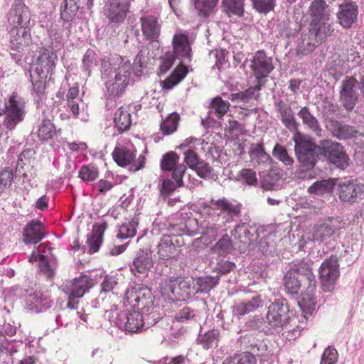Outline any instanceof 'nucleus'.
<instances>
[{
    "instance_id": "obj_1",
    "label": "nucleus",
    "mask_w": 364,
    "mask_h": 364,
    "mask_svg": "<svg viewBox=\"0 0 364 364\" xmlns=\"http://www.w3.org/2000/svg\"><path fill=\"white\" fill-rule=\"evenodd\" d=\"M314 262L310 259H302L289 264V268L284 276V286L287 294L294 298H298L301 288L300 277H304L308 285L302 299L298 301V305L304 314L312 315L315 311L317 299L316 296L317 280L313 272Z\"/></svg>"
},
{
    "instance_id": "obj_2",
    "label": "nucleus",
    "mask_w": 364,
    "mask_h": 364,
    "mask_svg": "<svg viewBox=\"0 0 364 364\" xmlns=\"http://www.w3.org/2000/svg\"><path fill=\"white\" fill-rule=\"evenodd\" d=\"M242 343L250 352H243L225 358L222 364H256V356L262 361H267L272 355V350L267 339H258L252 334L245 335Z\"/></svg>"
},
{
    "instance_id": "obj_3",
    "label": "nucleus",
    "mask_w": 364,
    "mask_h": 364,
    "mask_svg": "<svg viewBox=\"0 0 364 364\" xmlns=\"http://www.w3.org/2000/svg\"><path fill=\"white\" fill-rule=\"evenodd\" d=\"M294 151L301 167L304 171L311 170L318 159V147L308 135L297 132L294 136Z\"/></svg>"
},
{
    "instance_id": "obj_4",
    "label": "nucleus",
    "mask_w": 364,
    "mask_h": 364,
    "mask_svg": "<svg viewBox=\"0 0 364 364\" xmlns=\"http://www.w3.org/2000/svg\"><path fill=\"white\" fill-rule=\"evenodd\" d=\"M164 291L170 292L173 298L178 301L191 299L196 294L194 279L182 277H171L163 283Z\"/></svg>"
},
{
    "instance_id": "obj_5",
    "label": "nucleus",
    "mask_w": 364,
    "mask_h": 364,
    "mask_svg": "<svg viewBox=\"0 0 364 364\" xmlns=\"http://www.w3.org/2000/svg\"><path fill=\"white\" fill-rule=\"evenodd\" d=\"M336 193L345 204L353 205L364 199V183L352 178L340 179L337 183Z\"/></svg>"
},
{
    "instance_id": "obj_6",
    "label": "nucleus",
    "mask_w": 364,
    "mask_h": 364,
    "mask_svg": "<svg viewBox=\"0 0 364 364\" xmlns=\"http://www.w3.org/2000/svg\"><path fill=\"white\" fill-rule=\"evenodd\" d=\"M294 313L290 309L289 302L285 299H275L267 308V313L264 320L272 333L284 323L285 321Z\"/></svg>"
},
{
    "instance_id": "obj_7",
    "label": "nucleus",
    "mask_w": 364,
    "mask_h": 364,
    "mask_svg": "<svg viewBox=\"0 0 364 364\" xmlns=\"http://www.w3.org/2000/svg\"><path fill=\"white\" fill-rule=\"evenodd\" d=\"M339 274L337 257L331 256L320 266V284L323 291L331 292L335 289Z\"/></svg>"
},
{
    "instance_id": "obj_8",
    "label": "nucleus",
    "mask_w": 364,
    "mask_h": 364,
    "mask_svg": "<svg viewBox=\"0 0 364 364\" xmlns=\"http://www.w3.org/2000/svg\"><path fill=\"white\" fill-rule=\"evenodd\" d=\"M323 151L329 163L345 170L349 165V158L343 147L337 142L323 141L320 143V154Z\"/></svg>"
},
{
    "instance_id": "obj_9",
    "label": "nucleus",
    "mask_w": 364,
    "mask_h": 364,
    "mask_svg": "<svg viewBox=\"0 0 364 364\" xmlns=\"http://www.w3.org/2000/svg\"><path fill=\"white\" fill-rule=\"evenodd\" d=\"M115 325L129 333H136L144 326V315L139 311H122L117 313Z\"/></svg>"
},
{
    "instance_id": "obj_10",
    "label": "nucleus",
    "mask_w": 364,
    "mask_h": 364,
    "mask_svg": "<svg viewBox=\"0 0 364 364\" xmlns=\"http://www.w3.org/2000/svg\"><path fill=\"white\" fill-rule=\"evenodd\" d=\"M7 21L12 28H30V10L22 0L14 1L7 14Z\"/></svg>"
},
{
    "instance_id": "obj_11",
    "label": "nucleus",
    "mask_w": 364,
    "mask_h": 364,
    "mask_svg": "<svg viewBox=\"0 0 364 364\" xmlns=\"http://www.w3.org/2000/svg\"><path fill=\"white\" fill-rule=\"evenodd\" d=\"M119 69L114 77L105 82L107 94L111 97L121 95L129 83L132 65L124 64Z\"/></svg>"
},
{
    "instance_id": "obj_12",
    "label": "nucleus",
    "mask_w": 364,
    "mask_h": 364,
    "mask_svg": "<svg viewBox=\"0 0 364 364\" xmlns=\"http://www.w3.org/2000/svg\"><path fill=\"white\" fill-rule=\"evenodd\" d=\"M250 68L257 82L264 85L267 82V76L274 69L272 58L267 57L264 50H258L255 53L251 60Z\"/></svg>"
},
{
    "instance_id": "obj_13",
    "label": "nucleus",
    "mask_w": 364,
    "mask_h": 364,
    "mask_svg": "<svg viewBox=\"0 0 364 364\" xmlns=\"http://www.w3.org/2000/svg\"><path fill=\"white\" fill-rule=\"evenodd\" d=\"M232 234L237 237L240 243L239 248L241 252H245L248 250H253L256 247L255 241L258 237V233L255 227L243 223L237 225L232 231Z\"/></svg>"
},
{
    "instance_id": "obj_14",
    "label": "nucleus",
    "mask_w": 364,
    "mask_h": 364,
    "mask_svg": "<svg viewBox=\"0 0 364 364\" xmlns=\"http://www.w3.org/2000/svg\"><path fill=\"white\" fill-rule=\"evenodd\" d=\"M94 286V280L83 274L73 280L66 282L61 286V290L71 298H81Z\"/></svg>"
},
{
    "instance_id": "obj_15",
    "label": "nucleus",
    "mask_w": 364,
    "mask_h": 364,
    "mask_svg": "<svg viewBox=\"0 0 364 364\" xmlns=\"http://www.w3.org/2000/svg\"><path fill=\"white\" fill-rule=\"evenodd\" d=\"M179 156L174 151H169L163 155L160 166L163 171H172V178L178 186L183 185V176L186 171V166L178 164Z\"/></svg>"
},
{
    "instance_id": "obj_16",
    "label": "nucleus",
    "mask_w": 364,
    "mask_h": 364,
    "mask_svg": "<svg viewBox=\"0 0 364 364\" xmlns=\"http://www.w3.org/2000/svg\"><path fill=\"white\" fill-rule=\"evenodd\" d=\"M303 316L302 320L299 319L293 314L288 318V321H285L284 323H282L281 326L277 328L274 333L282 334L287 340H295L301 335V331L306 327V321L304 320L308 319Z\"/></svg>"
},
{
    "instance_id": "obj_17",
    "label": "nucleus",
    "mask_w": 364,
    "mask_h": 364,
    "mask_svg": "<svg viewBox=\"0 0 364 364\" xmlns=\"http://www.w3.org/2000/svg\"><path fill=\"white\" fill-rule=\"evenodd\" d=\"M56 59L57 55L54 51L43 48L38 57L35 68L32 67L29 72L38 73L42 77H48V75L50 74V77L55 67Z\"/></svg>"
},
{
    "instance_id": "obj_18",
    "label": "nucleus",
    "mask_w": 364,
    "mask_h": 364,
    "mask_svg": "<svg viewBox=\"0 0 364 364\" xmlns=\"http://www.w3.org/2000/svg\"><path fill=\"white\" fill-rule=\"evenodd\" d=\"M358 8L352 1H346L339 6L337 13L338 23L344 28L352 27L358 19Z\"/></svg>"
},
{
    "instance_id": "obj_19",
    "label": "nucleus",
    "mask_w": 364,
    "mask_h": 364,
    "mask_svg": "<svg viewBox=\"0 0 364 364\" xmlns=\"http://www.w3.org/2000/svg\"><path fill=\"white\" fill-rule=\"evenodd\" d=\"M357 80L350 77L343 81L341 90V100L347 111H351L357 103L358 96L355 92Z\"/></svg>"
},
{
    "instance_id": "obj_20",
    "label": "nucleus",
    "mask_w": 364,
    "mask_h": 364,
    "mask_svg": "<svg viewBox=\"0 0 364 364\" xmlns=\"http://www.w3.org/2000/svg\"><path fill=\"white\" fill-rule=\"evenodd\" d=\"M46 235L45 226L38 220H32L23 230V241L25 244H37Z\"/></svg>"
},
{
    "instance_id": "obj_21",
    "label": "nucleus",
    "mask_w": 364,
    "mask_h": 364,
    "mask_svg": "<svg viewBox=\"0 0 364 364\" xmlns=\"http://www.w3.org/2000/svg\"><path fill=\"white\" fill-rule=\"evenodd\" d=\"M143 36L147 41H156L161 33V24L153 15H146L140 18Z\"/></svg>"
},
{
    "instance_id": "obj_22",
    "label": "nucleus",
    "mask_w": 364,
    "mask_h": 364,
    "mask_svg": "<svg viewBox=\"0 0 364 364\" xmlns=\"http://www.w3.org/2000/svg\"><path fill=\"white\" fill-rule=\"evenodd\" d=\"M124 64L132 65L131 63L121 56L113 58L105 57L101 61V75L102 78L108 80L114 77L116 73L119 72V68Z\"/></svg>"
},
{
    "instance_id": "obj_23",
    "label": "nucleus",
    "mask_w": 364,
    "mask_h": 364,
    "mask_svg": "<svg viewBox=\"0 0 364 364\" xmlns=\"http://www.w3.org/2000/svg\"><path fill=\"white\" fill-rule=\"evenodd\" d=\"M10 48L11 50L21 52L27 46L31 41L30 28H11L10 32Z\"/></svg>"
},
{
    "instance_id": "obj_24",
    "label": "nucleus",
    "mask_w": 364,
    "mask_h": 364,
    "mask_svg": "<svg viewBox=\"0 0 364 364\" xmlns=\"http://www.w3.org/2000/svg\"><path fill=\"white\" fill-rule=\"evenodd\" d=\"M153 264L151 253L147 250H139L133 259L131 270L135 275L136 273L146 274L152 268Z\"/></svg>"
},
{
    "instance_id": "obj_25",
    "label": "nucleus",
    "mask_w": 364,
    "mask_h": 364,
    "mask_svg": "<svg viewBox=\"0 0 364 364\" xmlns=\"http://www.w3.org/2000/svg\"><path fill=\"white\" fill-rule=\"evenodd\" d=\"M326 128L339 139H348L356 136L358 131L351 126L343 124L337 121L326 120Z\"/></svg>"
},
{
    "instance_id": "obj_26",
    "label": "nucleus",
    "mask_w": 364,
    "mask_h": 364,
    "mask_svg": "<svg viewBox=\"0 0 364 364\" xmlns=\"http://www.w3.org/2000/svg\"><path fill=\"white\" fill-rule=\"evenodd\" d=\"M210 206L214 209L220 210L227 213V222L232 220L234 217L239 216L241 212V204L232 203L225 198L218 200L212 199L210 201Z\"/></svg>"
},
{
    "instance_id": "obj_27",
    "label": "nucleus",
    "mask_w": 364,
    "mask_h": 364,
    "mask_svg": "<svg viewBox=\"0 0 364 364\" xmlns=\"http://www.w3.org/2000/svg\"><path fill=\"white\" fill-rule=\"evenodd\" d=\"M274 107L277 112L280 114V119L285 127L291 132L296 131L298 124L296 122L291 108L282 100L276 101Z\"/></svg>"
},
{
    "instance_id": "obj_28",
    "label": "nucleus",
    "mask_w": 364,
    "mask_h": 364,
    "mask_svg": "<svg viewBox=\"0 0 364 364\" xmlns=\"http://www.w3.org/2000/svg\"><path fill=\"white\" fill-rule=\"evenodd\" d=\"M107 228V223L102 222L100 225H95L90 234L87 235L86 244L88 246L87 252L91 254L99 250L105 230Z\"/></svg>"
},
{
    "instance_id": "obj_29",
    "label": "nucleus",
    "mask_w": 364,
    "mask_h": 364,
    "mask_svg": "<svg viewBox=\"0 0 364 364\" xmlns=\"http://www.w3.org/2000/svg\"><path fill=\"white\" fill-rule=\"evenodd\" d=\"M262 305V301L259 294H254L250 299H246L240 304L232 306V314L237 316H243L256 310Z\"/></svg>"
},
{
    "instance_id": "obj_30",
    "label": "nucleus",
    "mask_w": 364,
    "mask_h": 364,
    "mask_svg": "<svg viewBox=\"0 0 364 364\" xmlns=\"http://www.w3.org/2000/svg\"><path fill=\"white\" fill-rule=\"evenodd\" d=\"M136 151L131 150L125 146H117L112 155L114 161L120 166L124 167L131 165L136 157Z\"/></svg>"
},
{
    "instance_id": "obj_31",
    "label": "nucleus",
    "mask_w": 364,
    "mask_h": 364,
    "mask_svg": "<svg viewBox=\"0 0 364 364\" xmlns=\"http://www.w3.org/2000/svg\"><path fill=\"white\" fill-rule=\"evenodd\" d=\"M173 51L177 56L183 58L191 57V48L188 43V36L180 33L174 35L173 38Z\"/></svg>"
},
{
    "instance_id": "obj_32",
    "label": "nucleus",
    "mask_w": 364,
    "mask_h": 364,
    "mask_svg": "<svg viewBox=\"0 0 364 364\" xmlns=\"http://www.w3.org/2000/svg\"><path fill=\"white\" fill-rule=\"evenodd\" d=\"M264 86V84L257 82L255 86L250 87L245 91H241L237 93L232 94V100H240L243 103H249L252 100H257L259 97L258 92Z\"/></svg>"
},
{
    "instance_id": "obj_33",
    "label": "nucleus",
    "mask_w": 364,
    "mask_h": 364,
    "mask_svg": "<svg viewBox=\"0 0 364 364\" xmlns=\"http://www.w3.org/2000/svg\"><path fill=\"white\" fill-rule=\"evenodd\" d=\"M338 224L337 218L328 219L320 224V242L326 241V244H331V238L333 236L335 230L339 228Z\"/></svg>"
},
{
    "instance_id": "obj_34",
    "label": "nucleus",
    "mask_w": 364,
    "mask_h": 364,
    "mask_svg": "<svg viewBox=\"0 0 364 364\" xmlns=\"http://www.w3.org/2000/svg\"><path fill=\"white\" fill-rule=\"evenodd\" d=\"M154 296L150 290L146 289L144 291H139L134 297L136 304L133 306L137 308L138 311L141 310L145 314L150 308L154 306Z\"/></svg>"
},
{
    "instance_id": "obj_35",
    "label": "nucleus",
    "mask_w": 364,
    "mask_h": 364,
    "mask_svg": "<svg viewBox=\"0 0 364 364\" xmlns=\"http://www.w3.org/2000/svg\"><path fill=\"white\" fill-rule=\"evenodd\" d=\"M245 0H223V11L229 17L237 16L241 17L244 15Z\"/></svg>"
},
{
    "instance_id": "obj_36",
    "label": "nucleus",
    "mask_w": 364,
    "mask_h": 364,
    "mask_svg": "<svg viewBox=\"0 0 364 364\" xmlns=\"http://www.w3.org/2000/svg\"><path fill=\"white\" fill-rule=\"evenodd\" d=\"M219 281V276H205L196 278L194 280V285L196 286V294L197 293H208L213 289Z\"/></svg>"
},
{
    "instance_id": "obj_37",
    "label": "nucleus",
    "mask_w": 364,
    "mask_h": 364,
    "mask_svg": "<svg viewBox=\"0 0 364 364\" xmlns=\"http://www.w3.org/2000/svg\"><path fill=\"white\" fill-rule=\"evenodd\" d=\"M173 240L171 235H164L158 245V254L161 259L173 257L176 255Z\"/></svg>"
},
{
    "instance_id": "obj_38",
    "label": "nucleus",
    "mask_w": 364,
    "mask_h": 364,
    "mask_svg": "<svg viewBox=\"0 0 364 364\" xmlns=\"http://www.w3.org/2000/svg\"><path fill=\"white\" fill-rule=\"evenodd\" d=\"M31 302L35 305L37 312H40L49 309L51 306L52 301L50 299L41 292H33L28 294L27 302Z\"/></svg>"
},
{
    "instance_id": "obj_39",
    "label": "nucleus",
    "mask_w": 364,
    "mask_h": 364,
    "mask_svg": "<svg viewBox=\"0 0 364 364\" xmlns=\"http://www.w3.org/2000/svg\"><path fill=\"white\" fill-rule=\"evenodd\" d=\"M114 121L119 132L122 133L130 128L131 114L121 107L115 112Z\"/></svg>"
},
{
    "instance_id": "obj_40",
    "label": "nucleus",
    "mask_w": 364,
    "mask_h": 364,
    "mask_svg": "<svg viewBox=\"0 0 364 364\" xmlns=\"http://www.w3.org/2000/svg\"><path fill=\"white\" fill-rule=\"evenodd\" d=\"M220 332L218 330H210L205 333H200L198 336L197 341L203 348L208 350L214 346L218 345L219 341Z\"/></svg>"
},
{
    "instance_id": "obj_41",
    "label": "nucleus",
    "mask_w": 364,
    "mask_h": 364,
    "mask_svg": "<svg viewBox=\"0 0 364 364\" xmlns=\"http://www.w3.org/2000/svg\"><path fill=\"white\" fill-rule=\"evenodd\" d=\"M233 250V244L230 237L225 234L212 247V251L220 256H226Z\"/></svg>"
},
{
    "instance_id": "obj_42",
    "label": "nucleus",
    "mask_w": 364,
    "mask_h": 364,
    "mask_svg": "<svg viewBox=\"0 0 364 364\" xmlns=\"http://www.w3.org/2000/svg\"><path fill=\"white\" fill-rule=\"evenodd\" d=\"M272 156L286 166L288 169L292 168L294 160L289 155L287 149L282 145L275 144L272 150Z\"/></svg>"
},
{
    "instance_id": "obj_43",
    "label": "nucleus",
    "mask_w": 364,
    "mask_h": 364,
    "mask_svg": "<svg viewBox=\"0 0 364 364\" xmlns=\"http://www.w3.org/2000/svg\"><path fill=\"white\" fill-rule=\"evenodd\" d=\"M249 154L251 160L257 164L264 163L270 159L269 155L264 151L262 144H252Z\"/></svg>"
},
{
    "instance_id": "obj_44",
    "label": "nucleus",
    "mask_w": 364,
    "mask_h": 364,
    "mask_svg": "<svg viewBox=\"0 0 364 364\" xmlns=\"http://www.w3.org/2000/svg\"><path fill=\"white\" fill-rule=\"evenodd\" d=\"M56 134L54 124L50 120H43L38 130V136L41 140L47 141Z\"/></svg>"
},
{
    "instance_id": "obj_45",
    "label": "nucleus",
    "mask_w": 364,
    "mask_h": 364,
    "mask_svg": "<svg viewBox=\"0 0 364 364\" xmlns=\"http://www.w3.org/2000/svg\"><path fill=\"white\" fill-rule=\"evenodd\" d=\"M80 0H64V9L60 11L61 18L65 21H70L77 14L80 6Z\"/></svg>"
},
{
    "instance_id": "obj_46",
    "label": "nucleus",
    "mask_w": 364,
    "mask_h": 364,
    "mask_svg": "<svg viewBox=\"0 0 364 364\" xmlns=\"http://www.w3.org/2000/svg\"><path fill=\"white\" fill-rule=\"evenodd\" d=\"M16 176L23 178V182L28 183H30L37 175L33 164H31V163H26L21 166L16 165Z\"/></svg>"
},
{
    "instance_id": "obj_47",
    "label": "nucleus",
    "mask_w": 364,
    "mask_h": 364,
    "mask_svg": "<svg viewBox=\"0 0 364 364\" xmlns=\"http://www.w3.org/2000/svg\"><path fill=\"white\" fill-rule=\"evenodd\" d=\"M138 219L133 218L127 223H124L119 228L117 233L118 238H129L133 237L136 232V227L138 226Z\"/></svg>"
},
{
    "instance_id": "obj_48",
    "label": "nucleus",
    "mask_w": 364,
    "mask_h": 364,
    "mask_svg": "<svg viewBox=\"0 0 364 364\" xmlns=\"http://www.w3.org/2000/svg\"><path fill=\"white\" fill-rule=\"evenodd\" d=\"M311 21L309 24V33L311 36H318V0H314L310 7Z\"/></svg>"
},
{
    "instance_id": "obj_49",
    "label": "nucleus",
    "mask_w": 364,
    "mask_h": 364,
    "mask_svg": "<svg viewBox=\"0 0 364 364\" xmlns=\"http://www.w3.org/2000/svg\"><path fill=\"white\" fill-rule=\"evenodd\" d=\"M180 117L176 112L171 113L161 124V130L164 134H170L177 129Z\"/></svg>"
},
{
    "instance_id": "obj_50",
    "label": "nucleus",
    "mask_w": 364,
    "mask_h": 364,
    "mask_svg": "<svg viewBox=\"0 0 364 364\" xmlns=\"http://www.w3.org/2000/svg\"><path fill=\"white\" fill-rule=\"evenodd\" d=\"M224 228L220 223H208L202 232L203 237L206 238L209 242L215 240L216 237L221 233Z\"/></svg>"
},
{
    "instance_id": "obj_51",
    "label": "nucleus",
    "mask_w": 364,
    "mask_h": 364,
    "mask_svg": "<svg viewBox=\"0 0 364 364\" xmlns=\"http://www.w3.org/2000/svg\"><path fill=\"white\" fill-rule=\"evenodd\" d=\"M31 82L33 85V88L36 95L41 97L44 95L46 86L45 80L47 77H42L38 73L29 72Z\"/></svg>"
},
{
    "instance_id": "obj_52",
    "label": "nucleus",
    "mask_w": 364,
    "mask_h": 364,
    "mask_svg": "<svg viewBox=\"0 0 364 364\" xmlns=\"http://www.w3.org/2000/svg\"><path fill=\"white\" fill-rule=\"evenodd\" d=\"M186 75V72L179 69H175L171 75L165 79L162 84L163 88L170 90L178 84Z\"/></svg>"
},
{
    "instance_id": "obj_53",
    "label": "nucleus",
    "mask_w": 364,
    "mask_h": 364,
    "mask_svg": "<svg viewBox=\"0 0 364 364\" xmlns=\"http://www.w3.org/2000/svg\"><path fill=\"white\" fill-rule=\"evenodd\" d=\"M218 1V0H195V8L200 16L206 17L216 6Z\"/></svg>"
},
{
    "instance_id": "obj_54",
    "label": "nucleus",
    "mask_w": 364,
    "mask_h": 364,
    "mask_svg": "<svg viewBox=\"0 0 364 364\" xmlns=\"http://www.w3.org/2000/svg\"><path fill=\"white\" fill-rule=\"evenodd\" d=\"M298 115L302 119L304 124L309 128L315 131L318 128L317 119L311 113L309 107H303Z\"/></svg>"
},
{
    "instance_id": "obj_55",
    "label": "nucleus",
    "mask_w": 364,
    "mask_h": 364,
    "mask_svg": "<svg viewBox=\"0 0 364 364\" xmlns=\"http://www.w3.org/2000/svg\"><path fill=\"white\" fill-rule=\"evenodd\" d=\"M98 170L92 164L85 165L80 168L79 177L84 181H93L98 177Z\"/></svg>"
},
{
    "instance_id": "obj_56",
    "label": "nucleus",
    "mask_w": 364,
    "mask_h": 364,
    "mask_svg": "<svg viewBox=\"0 0 364 364\" xmlns=\"http://www.w3.org/2000/svg\"><path fill=\"white\" fill-rule=\"evenodd\" d=\"M13 181L12 169H4L0 171V196L11 187Z\"/></svg>"
},
{
    "instance_id": "obj_57",
    "label": "nucleus",
    "mask_w": 364,
    "mask_h": 364,
    "mask_svg": "<svg viewBox=\"0 0 364 364\" xmlns=\"http://www.w3.org/2000/svg\"><path fill=\"white\" fill-rule=\"evenodd\" d=\"M82 62L83 70L90 76L92 69L97 64L95 52L92 49L87 50L82 58Z\"/></svg>"
},
{
    "instance_id": "obj_58",
    "label": "nucleus",
    "mask_w": 364,
    "mask_h": 364,
    "mask_svg": "<svg viewBox=\"0 0 364 364\" xmlns=\"http://www.w3.org/2000/svg\"><path fill=\"white\" fill-rule=\"evenodd\" d=\"M198 317V311L191 309L190 307H184L176 314V319L179 322L187 321H196Z\"/></svg>"
},
{
    "instance_id": "obj_59",
    "label": "nucleus",
    "mask_w": 364,
    "mask_h": 364,
    "mask_svg": "<svg viewBox=\"0 0 364 364\" xmlns=\"http://www.w3.org/2000/svg\"><path fill=\"white\" fill-rule=\"evenodd\" d=\"M251 1L253 9L262 14L270 12L276 6V0H251Z\"/></svg>"
},
{
    "instance_id": "obj_60",
    "label": "nucleus",
    "mask_w": 364,
    "mask_h": 364,
    "mask_svg": "<svg viewBox=\"0 0 364 364\" xmlns=\"http://www.w3.org/2000/svg\"><path fill=\"white\" fill-rule=\"evenodd\" d=\"M240 178L239 180L243 184H246L248 186H257V178L256 175V172L251 168H243L240 171L238 175Z\"/></svg>"
},
{
    "instance_id": "obj_61",
    "label": "nucleus",
    "mask_w": 364,
    "mask_h": 364,
    "mask_svg": "<svg viewBox=\"0 0 364 364\" xmlns=\"http://www.w3.org/2000/svg\"><path fill=\"white\" fill-rule=\"evenodd\" d=\"M230 107V103L224 101L220 97H215L211 103V108L215 110V113L218 117H222L228 112Z\"/></svg>"
},
{
    "instance_id": "obj_62",
    "label": "nucleus",
    "mask_w": 364,
    "mask_h": 364,
    "mask_svg": "<svg viewBox=\"0 0 364 364\" xmlns=\"http://www.w3.org/2000/svg\"><path fill=\"white\" fill-rule=\"evenodd\" d=\"M258 250L264 255H272L275 251V243L269 237H262L258 244Z\"/></svg>"
},
{
    "instance_id": "obj_63",
    "label": "nucleus",
    "mask_w": 364,
    "mask_h": 364,
    "mask_svg": "<svg viewBox=\"0 0 364 364\" xmlns=\"http://www.w3.org/2000/svg\"><path fill=\"white\" fill-rule=\"evenodd\" d=\"M194 170L203 179H210L213 177V168L205 161L202 160Z\"/></svg>"
},
{
    "instance_id": "obj_64",
    "label": "nucleus",
    "mask_w": 364,
    "mask_h": 364,
    "mask_svg": "<svg viewBox=\"0 0 364 364\" xmlns=\"http://www.w3.org/2000/svg\"><path fill=\"white\" fill-rule=\"evenodd\" d=\"M338 358L337 350L332 346H328L323 353L320 360V364H335Z\"/></svg>"
}]
</instances>
